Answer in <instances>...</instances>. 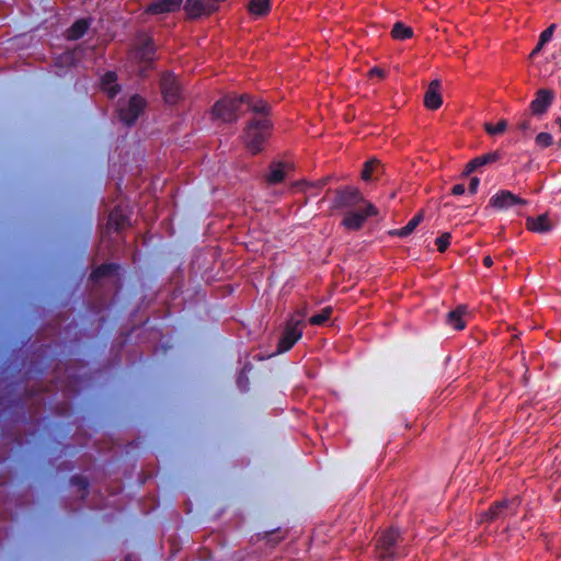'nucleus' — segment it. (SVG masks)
Listing matches in <instances>:
<instances>
[{"label": "nucleus", "mask_w": 561, "mask_h": 561, "mask_svg": "<svg viewBox=\"0 0 561 561\" xmlns=\"http://www.w3.org/2000/svg\"><path fill=\"white\" fill-rule=\"evenodd\" d=\"M506 128H507V122L505 119L499 121L495 125H493L491 123L484 124L485 131L491 136L500 135V134L504 133L506 130Z\"/></svg>", "instance_id": "32"}, {"label": "nucleus", "mask_w": 561, "mask_h": 561, "mask_svg": "<svg viewBox=\"0 0 561 561\" xmlns=\"http://www.w3.org/2000/svg\"><path fill=\"white\" fill-rule=\"evenodd\" d=\"M556 124L559 126L560 131H561V117H558V118L556 119Z\"/></svg>", "instance_id": "44"}, {"label": "nucleus", "mask_w": 561, "mask_h": 561, "mask_svg": "<svg viewBox=\"0 0 561 561\" xmlns=\"http://www.w3.org/2000/svg\"><path fill=\"white\" fill-rule=\"evenodd\" d=\"M440 81L435 79L431 81L424 95V105L428 110H437L442 106Z\"/></svg>", "instance_id": "18"}, {"label": "nucleus", "mask_w": 561, "mask_h": 561, "mask_svg": "<svg viewBox=\"0 0 561 561\" xmlns=\"http://www.w3.org/2000/svg\"><path fill=\"white\" fill-rule=\"evenodd\" d=\"M554 100V93L549 89H539L535 99L530 102L529 108L533 115H543Z\"/></svg>", "instance_id": "14"}, {"label": "nucleus", "mask_w": 561, "mask_h": 561, "mask_svg": "<svg viewBox=\"0 0 561 561\" xmlns=\"http://www.w3.org/2000/svg\"><path fill=\"white\" fill-rule=\"evenodd\" d=\"M543 46L545 45H540V41H538V43H537L536 47L534 48L531 55H535V54L539 53Z\"/></svg>", "instance_id": "43"}, {"label": "nucleus", "mask_w": 561, "mask_h": 561, "mask_svg": "<svg viewBox=\"0 0 561 561\" xmlns=\"http://www.w3.org/2000/svg\"><path fill=\"white\" fill-rule=\"evenodd\" d=\"M369 76L370 77H378V78H383L386 76V71L381 68H378V67H374L369 70Z\"/></svg>", "instance_id": "41"}, {"label": "nucleus", "mask_w": 561, "mask_h": 561, "mask_svg": "<svg viewBox=\"0 0 561 561\" xmlns=\"http://www.w3.org/2000/svg\"><path fill=\"white\" fill-rule=\"evenodd\" d=\"M423 218V211H419L408 221L405 226L392 231L391 233L399 238H407L416 229V227L422 222Z\"/></svg>", "instance_id": "24"}, {"label": "nucleus", "mask_w": 561, "mask_h": 561, "mask_svg": "<svg viewBox=\"0 0 561 561\" xmlns=\"http://www.w3.org/2000/svg\"><path fill=\"white\" fill-rule=\"evenodd\" d=\"M75 61H76V58L71 53H64L57 57L55 67L60 68L64 65H66L68 67H72L75 65ZM66 72H67V70L66 71H62L59 69L56 70V73L58 76H64V75H66Z\"/></svg>", "instance_id": "29"}, {"label": "nucleus", "mask_w": 561, "mask_h": 561, "mask_svg": "<svg viewBox=\"0 0 561 561\" xmlns=\"http://www.w3.org/2000/svg\"><path fill=\"white\" fill-rule=\"evenodd\" d=\"M243 102H250L249 94H241L239 96L226 95L214 104L211 114L214 118L220 119L224 123H234L238 119V112Z\"/></svg>", "instance_id": "4"}, {"label": "nucleus", "mask_w": 561, "mask_h": 561, "mask_svg": "<svg viewBox=\"0 0 561 561\" xmlns=\"http://www.w3.org/2000/svg\"><path fill=\"white\" fill-rule=\"evenodd\" d=\"M50 360V346L46 344H41L32 353V359L26 370V374L34 377H42L49 367Z\"/></svg>", "instance_id": "8"}, {"label": "nucleus", "mask_w": 561, "mask_h": 561, "mask_svg": "<svg viewBox=\"0 0 561 561\" xmlns=\"http://www.w3.org/2000/svg\"><path fill=\"white\" fill-rule=\"evenodd\" d=\"M243 104H248L249 108L253 113L261 115V117H268L271 112L270 105L262 99H253L250 96V102H243Z\"/></svg>", "instance_id": "27"}, {"label": "nucleus", "mask_w": 561, "mask_h": 561, "mask_svg": "<svg viewBox=\"0 0 561 561\" xmlns=\"http://www.w3.org/2000/svg\"><path fill=\"white\" fill-rule=\"evenodd\" d=\"M184 10L191 19L210 15L218 10L213 0H186Z\"/></svg>", "instance_id": "12"}, {"label": "nucleus", "mask_w": 561, "mask_h": 561, "mask_svg": "<svg viewBox=\"0 0 561 561\" xmlns=\"http://www.w3.org/2000/svg\"><path fill=\"white\" fill-rule=\"evenodd\" d=\"M535 144L540 149H546L553 144V137L551 134L541 131L535 138Z\"/></svg>", "instance_id": "34"}, {"label": "nucleus", "mask_w": 561, "mask_h": 561, "mask_svg": "<svg viewBox=\"0 0 561 561\" xmlns=\"http://www.w3.org/2000/svg\"><path fill=\"white\" fill-rule=\"evenodd\" d=\"M182 0H152L145 12L150 15L173 13L181 9Z\"/></svg>", "instance_id": "15"}, {"label": "nucleus", "mask_w": 561, "mask_h": 561, "mask_svg": "<svg viewBox=\"0 0 561 561\" xmlns=\"http://www.w3.org/2000/svg\"><path fill=\"white\" fill-rule=\"evenodd\" d=\"M489 204L495 209H507L516 205H527L528 202L511 191L501 190L490 198Z\"/></svg>", "instance_id": "11"}, {"label": "nucleus", "mask_w": 561, "mask_h": 561, "mask_svg": "<svg viewBox=\"0 0 561 561\" xmlns=\"http://www.w3.org/2000/svg\"><path fill=\"white\" fill-rule=\"evenodd\" d=\"M375 552L378 561H393L405 556L399 529L391 527L382 531L376 541Z\"/></svg>", "instance_id": "2"}, {"label": "nucleus", "mask_w": 561, "mask_h": 561, "mask_svg": "<svg viewBox=\"0 0 561 561\" xmlns=\"http://www.w3.org/2000/svg\"><path fill=\"white\" fill-rule=\"evenodd\" d=\"M100 88L108 96L114 99L122 91L118 77L115 71L108 70L100 78Z\"/></svg>", "instance_id": "17"}, {"label": "nucleus", "mask_w": 561, "mask_h": 561, "mask_svg": "<svg viewBox=\"0 0 561 561\" xmlns=\"http://www.w3.org/2000/svg\"><path fill=\"white\" fill-rule=\"evenodd\" d=\"M130 225L129 213L122 205L115 206L108 215L106 229L113 232H119Z\"/></svg>", "instance_id": "13"}, {"label": "nucleus", "mask_w": 561, "mask_h": 561, "mask_svg": "<svg viewBox=\"0 0 561 561\" xmlns=\"http://www.w3.org/2000/svg\"><path fill=\"white\" fill-rule=\"evenodd\" d=\"M331 314H332V308L331 307H325L319 313H316V314L311 316L309 318V323L311 325H322L327 321L330 320Z\"/></svg>", "instance_id": "30"}, {"label": "nucleus", "mask_w": 561, "mask_h": 561, "mask_svg": "<svg viewBox=\"0 0 561 561\" xmlns=\"http://www.w3.org/2000/svg\"><path fill=\"white\" fill-rule=\"evenodd\" d=\"M554 28L556 24H551L549 27L541 32L539 36L540 45H546L548 42L551 41Z\"/></svg>", "instance_id": "36"}, {"label": "nucleus", "mask_w": 561, "mask_h": 561, "mask_svg": "<svg viewBox=\"0 0 561 561\" xmlns=\"http://www.w3.org/2000/svg\"><path fill=\"white\" fill-rule=\"evenodd\" d=\"M285 179V164L280 161H274L270 165V172L266 175V182L271 185L278 184Z\"/></svg>", "instance_id": "23"}, {"label": "nucleus", "mask_w": 561, "mask_h": 561, "mask_svg": "<svg viewBox=\"0 0 561 561\" xmlns=\"http://www.w3.org/2000/svg\"><path fill=\"white\" fill-rule=\"evenodd\" d=\"M237 383H238L240 390H242V391H247L248 390L249 380H248V377L245 375L240 374L238 379H237Z\"/></svg>", "instance_id": "37"}, {"label": "nucleus", "mask_w": 561, "mask_h": 561, "mask_svg": "<svg viewBox=\"0 0 561 561\" xmlns=\"http://www.w3.org/2000/svg\"><path fill=\"white\" fill-rule=\"evenodd\" d=\"M93 19L90 16L76 20L65 32L68 41H78L82 38L90 30Z\"/></svg>", "instance_id": "16"}, {"label": "nucleus", "mask_w": 561, "mask_h": 561, "mask_svg": "<svg viewBox=\"0 0 561 561\" xmlns=\"http://www.w3.org/2000/svg\"><path fill=\"white\" fill-rule=\"evenodd\" d=\"M479 184L480 180L477 176L471 178L469 183V192L474 194L479 187Z\"/></svg>", "instance_id": "39"}, {"label": "nucleus", "mask_w": 561, "mask_h": 561, "mask_svg": "<svg viewBox=\"0 0 561 561\" xmlns=\"http://www.w3.org/2000/svg\"><path fill=\"white\" fill-rule=\"evenodd\" d=\"M391 35L394 39L405 41L413 36V30L402 22H397L391 30Z\"/></svg>", "instance_id": "28"}, {"label": "nucleus", "mask_w": 561, "mask_h": 561, "mask_svg": "<svg viewBox=\"0 0 561 561\" xmlns=\"http://www.w3.org/2000/svg\"><path fill=\"white\" fill-rule=\"evenodd\" d=\"M146 100L139 95L134 94L129 101L118 107L119 119L128 127L133 126L146 107Z\"/></svg>", "instance_id": "6"}, {"label": "nucleus", "mask_w": 561, "mask_h": 561, "mask_svg": "<svg viewBox=\"0 0 561 561\" xmlns=\"http://www.w3.org/2000/svg\"><path fill=\"white\" fill-rule=\"evenodd\" d=\"M517 128L522 133H526L530 128V121L528 118L522 119L517 123Z\"/></svg>", "instance_id": "40"}, {"label": "nucleus", "mask_w": 561, "mask_h": 561, "mask_svg": "<svg viewBox=\"0 0 561 561\" xmlns=\"http://www.w3.org/2000/svg\"><path fill=\"white\" fill-rule=\"evenodd\" d=\"M519 504L520 501L518 497L496 502L493 505H491L489 511L485 513V518L488 520H495L499 518H504L508 515H515Z\"/></svg>", "instance_id": "10"}, {"label": "nucleus", "mask_w": 561, "mask_h": 561, "mask_svg": "<svg viewBox=\"0 0 561 561\" xmlns=\"http://www.w3.org/2000/svg\"><path fill=\"white\" fill-rule=\"evenodd\" d=\"M368 203L360 191L355 186H344L336 191L335 196L332 201V207L334 209L348 210L356 206Z\"/></svg>", "instance_id": "5"}, {"label": "nucleus", "mask_w": 561, "mask_h": 561, "mask_svg": "<svg viewBox=\"0 0 561 561\" xmlns=\"http://www.w3.org/2000/svg\"><path fill=\"white\" fill-rule=\"evenodd\" d=\"M274 125L270 117H256L248 122L243 131V141L252 154L261 152L270 139Z\"/></svg>", "instance_id": "1"}, {"label": "nucleus", "mask_w": 561, "mask_h": 561, "mask_svg": "<svg viewBox=\"0 0 561 561\" xmlns=\"http://www.w3.org/2000/svg\"><path fill=\"white\" fill-rule=\"evenodd\" d=\"M130 559H131V557L128 556V557H126L125 561H130Z\"/></svg>", "instance_id": "46"}, {"label": "nucleus", "mask_w": 561, "mask_h": 561, "mask_svg": "<svg viewBox=\"0 0 561 561\" xmlns=\"http://www.w3.org/2000/svg\"><path fill=\"white\" fill-rule=\"evenodd\" d=\"M69 482L71 485L78 486L80 490H82L83 493L81 495V499L85 500L89 493V480L82 476L75 474L70 478Z\"/></svg>", "instance_id": "31"}, {"label": "nucleus", "mask_w": 561, "mask_h": 561, "mask_svg": "<svg viewBox=\"0 0 561 561\" xmlns=\"http://www.w3.org/2000/svg\"><path fill=\"white\" fill-rule=\"evenodd\" d=\"M483 264H484L486 267L492 266V264H493V260H492V257H491V256H485V257L483 259Z\"/></svg>", "instance_id": "42"}, {"label": "nucleus", "mask_w": 561, "mask_h": 561, "mask_svg": "<svg viewBox=\"0 0 561 561\" xmlns=\"http://www.w3.org/2000/svg\"><path fill=\"white\" fill-rule=\"evenodd\" d=\"M379 162L376 159H371L365 162L363 171H362V179L364 181H370L373 173L378 168Z\"/></svg>", "instance_id": "33"}, {"label": "nucleus", "mask_w": 561, "mask_h": 561, "mask_svg": "<svg viewBox=\"0 0 561 561\" xmlns=\"http://www.w3.org/2000/svg\"><path fill=\"white\" fill-rule=\"evenodd\" d=\"M248 10L252 15L264 16L271 11V2L270 0H250Z\"/></svg>", "instance_id": "26"}, {"label": "nucleus", "mask_w": 561, "mask_h": 561, "mask_svg": "<svg viewBox=\"0 0 561 561\" xmlns=\"http://www.w3.org/2000/svg\"><path fill=\"white\" fill-rule=\"evenodd\" d=\"M121 265L118 263H102L93 268L90 273V280L99 282L100 279L118 274Z\"/></svg>", "instance_id": "22"}, {"label": "nucleus", "mask_w": 561, "mask_h": 561, "mask_svg": "<svg viewBox=\"0 0 561 561\" xmlns=\"http://www.w3.org/2000/svg\"><path fill=\"white\" fill-rule=\"evenodd\" d=\"M136 57L140 61H152L156 54V47L154 43L151 38H147L137 49H136Z\"/></svg>", "instance_id": "25"}, {"label": "nucleus", "mask_w": 561, "mask_h": 561, "mask_svg": "<svg viewBox=\"0 0 561 561\" xmlns=\"http://www.w3.org/2000/svg\"><path fill=\"white\" fill-rule=\"evenodd\" d=\"M451 241V233L450 232H444L439 237L435 239V244L437 247V250L440 253H444L447 248L449 247Z\"/></svg>", "instance_id": "35"}, {"label": "nucleus", "mask_w": 561, "mask_h": 561, "mask_svg": "<svg viewBox=\"0 0 561 561\" xmlns=\"http://www.w3.org/2000/svg\"><path fill=\"white\" fill-rule=\"evenodd\" d=\"M500 158H501V153L499 151H491V152L478 156V157L471 159L467 163L463 174L469 175L481 167L496 162Z\"/></svg>", "instance_id": "19"}, {"label": "nucleus", "mask_w": 561, "mask_h": 561, "mask_svg": "<svg viewBox=\"0 0 561 561\" xmlns=\"http://www.w3.org/2000/svg\"><path fill=\"white\" fill-rule=\"evenodd\" d=\"M468 308L465 305L457 306L454 310L449 311L446 316V323L457 331L466 328L463 317L467 314Z\"/></svg>", "instance_id": "21"}, {"label": "nucleus", "mask_w": 561, "mask_h": 561, "mask_svg": "<svg viewBox=\"0 0 561 561\" xmlns=\"http://www.w3.org/2000/svg\"><path fill=\"white\" fill-rule=\"evenodd\" d=\"M378 213L377 208L371 203H366V206L358 210L346 211L341 225L351 231L359 230L365 221Z\"/></svg>", "instance_id": "7"}, {"label": "nucleus", "mask_w": 561, "mask_h": 561, "mask_svg": "<svg viewBox=\"0 0 561 561\" xmlns=\"http://www.w3.org/2000/svg\"><path fill=\"white\" fill-rule=\"evenodd\" d=\"M160 90L167 104H176L181 99V85L173 73L165 72L162 75L160 80Z\"/></svg>", "instance_id": "9"}, {"label": "nucleus", "mask_w": 561, "mask_h": 561, "mask_svg": "<svg viewBox=\"0 0 561 561\" xmlns=\"http://www.w3.org/2000/svg\"><path fill=\"white\" fill-rule=\"evenodd\" d=\"M14 403L16 405H19L20 408H23V402L21 400H16V401H14Z\"/></svg>", "instance_id": "45"}, {"label": "nucleus", "mask_w": 561, "mask_h": 561, "mask_svg": "<svg viewBox=\"0 0 561 561\" xmlns=\"http://www.w3.org/2000/svg\"><path fill=\"white\" fill-rule=\"evenodd\" d=\"M466 192V187L463 184L461 183H458V184H455L453 187H451V194L455 195V196H460L462 195L463 193Z\"/></svg>", "instance_id": "38"}, {"label": "nucleus", "mask_w": 561, "mask_h": 561, "mask_svg": "<svg viewBox=\"0 0 561 561\" xmlns=\"http://www.w3.org/2000/svg\"><path fill=\"white\" fill-rule=\"evenodd\" d=\"M304 317L299 312L291 314L282 331L277 343L276 354H283L293 348L304 334Z\"/></svg>", "instance_id": "3"}, {"label": "nucleus", "mask_w": 561, "mask_h": 561, "mask_svg": "<svg viewBox=\"0 0 561 561\" xmlns=\"http://www.w3.org/2000/svg\"><path fill=\"white\" fill-rule=\"evenodd\" d=\"M559 145L561 146V139L559 140Z\"/></svg>", "instance_id": "47"}, {"label": "nucleus", "mask_w": 561, "mask_h": 561, "mask_svg": "<svg viewBox=\"0 0 561 561\" xmlns=\"http://www.w3.org/2000/svg\"><path fill=\"white\" fill-rule=\"evenodd\" d=\"M526 227L533 232L546 233L551 231L552 224L549 216L547 214H542L537 217H528L526 220Z\"/></svg>", "instance_id": "20"}]
</instances>
